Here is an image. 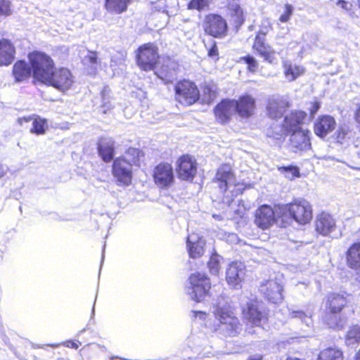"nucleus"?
Listing matches in <instances>:
<instances>
[{
	"instance_id": "1",
	"label": "nucleus",
	"mask_w": 360,
	"mask_h": 360,
	"mask_svg": "<svg viewBox=\"0 0 360 360\" xmlns=\"http://www.w3.org/2000/svg\"><path fill=\"white\" fill-rule=\"evenodd\" d=\"M214 319L206 323L212 332L224 337L236 336L240 330V323L229 304H218L214 310Z\"/></svg>"
},
{
	"instance_id": "2",
	"label": "nucleus",
	"mask_w": 360,
	"mask_h": 360,
	"mask_svg": "<svg viewBox=\"0 0 360 360\" xmlns=\"http://www.w3.org/2000/svg\"><path fill=\"white\" fill-rule=\"evenodd\" d=\"M278 214L283 221L292 219L300 224H306L312 218V209L307 200L300 198L289 204L278 205Z\"/></svg>"
},
{
	"instance_id": "3",
	"label": "nucleus",
	"mask_w": 360,
	"mask_h": 360,
	"mask_svg": "<svg viewBox=\"0 0 360 360\" xmlns=\"http://www.w3.org/2000/svg\"><path fill=\"white\" fill-rule=\"evenodd\" d=\"M28 58L32 66L33 77L45 84L55 68L53 60L49 56L39 51L30 53Z\"/></svg>"
},
{
	"instance_id": "4",
	"label": "nucleus",
	"mask_w": 360,
	"mask_h": 360,
	"mask_svg": "<svg viewBox=\"0 0 360 360\" xmlns=\"http://www.w3.org/2000/svg\"><path fill=\"white\" fill-rule=\"evenodd\" d=\"M306 113L303 111H293L285 116L282 126H274L267 131V135L276 140H280L282 137L290 133L304 130L301 127Z\"/></svg>"
},
{
	"instance_id": "5",
	"label": "nucleus",
	"mask_w": 360,
	"mask_h": 360,
	"mask_svg": "<svg viewBox=\"0 0 360 360\" xmlns=\"http://www.w3.org/2000/svg\"><path fill=\"white\" fill-rule=\"evenodd\" d=\"M210 289V279L204 274L195 273L189 277L187 292L193 300L198 302L202 301Z\"/></svg>"
},
{
	"instance_id": "6",
	"label": "nucleus",
	"mask_w": 360,
	"mask_h": 360,
	"mask_svg": "<svg viewBox=\"0 0 360 360\" xmlns=\"http://www.w3.org/2000/svg\"><path fill=\"white\" fill-rule=\"evenodd\" d=\"M216 181L222 192L228 190L236 195L240 193L243 189V185L237 183L236 178L229 165H221L217 171Z\"/></svg>"
},
{
	"instance_id": "7",
	"label": "nucleus",
	"mask_w": 360,
	"mask_h": 360,
	"mask_svg": "<svg viewBox=\"0 0 360 360\" xmlns=\"http://www.w3.org/2000/svg\"><path fill=\"white\" fill-rule=\"evenodd\" d=\"M75 82V76L70 70L65 68H54L45 84L65 92L70 89Z\"/></svg>"
},
{
	"instance_id": "8",
	"label": "nucleus",
	"mask_w": 360,
	"mask_h": 360,
	"mask_svg": "<svg viewBox=\"0 0 360 360\" xmlns=\"http://www.w3.org/2000/svg\"><path fill=\"white\" fill-rule=\"evenodd\" d=\"M175 96L178 102L185 105L195 103L199 98V91L194 83L184 80L175 86Z\"/></svg>"
},
{
	"instance_id": "9",
	"label": "nucleus",
	"mask_w": 360,
	"mask_h": 360,
	"mask_svg": "<svg viewBox=\"0 0 360 360\" xmlns=\"http://www.w3.org/2000/svg\"><path fill=\"white\" fill-rule=\"evenodd\" d=\"M158 58V48L152 43L146 44L138 50L137 63L143 70H153Z\"/></svg>"
},
{
	"instance_id": "10",
	"label": "nucleus",
	"mask_w": 360,
	"mask_h": 360,
	"mask_svg": "<svg viewBox=\"0 0 360 360\" xmlns=\"http://www.w3.org/2000/svg\"><path fill=\"white\" fill-rule=\"evenodd\" d=\"M203 29L210 36L215 38H223L227 34V23L221 16L210 14L205 17Z\"/></svg>"
},
{
	"instance_id": "11",
	"label": "nucleus",
	"mask_w": 360,
	"mask_h": 360,
	"mask_svg": "<svg viewBox=\"0 0 360 360\" xmlns=\"http://www.w3.org/2000/svg\"><path fill=\"white\" fill-rule=\"evenodd\" d=\"M153 176L155 184L160 188L170 187L174 181V169L169 163L162 162L153 169Z\"/></svg>"
},
{
	"instance_id": "12",
	"label": "nucleus",
	"mask_w": 360,
	"mask_h": 360,
	"mask_svg": "<svg viewBox=\"0 0 360 360\" xmlns=\"http://www.w3.org/2000/svg\"><path fill=\"white\" fill-rule=\"evenodd\" d=\"M260 291L272 303L278 304L283 300V283L279 278L265 281L260 285Z\"/></svg>"
},
{
	"instance_id": "13",
	"label": "nucleus",
	"mask_w": 360,
	"mask_h": 360,
	"mask_svg": "<svg viewBox=\"0 0 360 360\" xmlns=\"http://www.w3.org/2000/svg\"><path fill=\"white\" fill-rule=\"evenodd\" d=\"M132 165L126 160L116 158L112 165V174L120 184L128 186L132 179Z\"/></svg>"
},
{
	"instance_id": "14",
	"label": "nucleus",
	"mask_w": 360,
	"mask_h": 360,
	"mask_svg": "<svg viewBox=\"0 0 360 360\" xmlns=\"http://www.w3.org/2000/svg\"><path fill=\"white\" fill-rule=\"evenodd\" d=\"M276 217H281L278 214V206L274 210L271 206L264 205L257 210L255 222L259 228L266 229L274 224Z\"/></svg>"
},
{
	"instance_id": "15",
	"label": "nucleus",
	"mask_w": 360,
	"mask_h": 360,
	"mask_svg": "<svg viewBox=\"0 0 360 360\" xmlns=\"http://www.w3.org/2000/svg\"><path fill=\"white\" fill-rule=\"evenodd\" d=\"M246 274V267L241 262H233L231 263L226 269V279L228 284L234 288L241 287V283Z\"/></svg>"
},
{
	"instance_id": "16",
	"label": "nucleus",
	"mask_w": 360,
	"mask_h": 360,
	"mask_svg": "<svg viewBox=\"0 0 360 360\" xmlns=\"http://www.w3.org/2000/svg\"><path fill=\"white\" fill-rule=\"evenodd\" d=\"M176 171L181 179L184 181L193 179L197 172L195 160L188 155L181 156L177 160Z\"/></svg>"
},
{
	"instance_id": "17",
	"label": "nucleus",
	"mask_w": 360,
	"mask_h": 360,
	"mask_svg": "<svg viewBox=\"0 0 360 360\" xmlns=\"http://www.w3.org/2000/svg\"><path fill=\"white\" fill-rule=\"evenodd\" d=\"M236 101L234 99H224L215 108L214 115L217 120L224 124L236 113Z\"/></svg>"
},
{
	"instance_id": "18",
	"label": "nucleus",
	"mask_w": 360,
	"mask_h": 360,
	"mask_svg": "<svg viewBox=\"0 0 360 360\" xmlns=\"http://www.w3.org/2000/svg\"><path fill=\"white\" fill-rule=\"evenodd\" d=\"M336 125L335 119L333 116L329 115L319 116L314 122V133L321 138H325L335 129Z\"/></svg>"
},
{
	"instance_id": "19",
	"label": "nucleus",
	"mask_w": 360,
	"mask_h": 360,
	"mask_svg": "<svg viewBox=\"0 0 360 360\" xmlns=\"http://www.w3.org/2000/svg\"><path fill=\"white\" fill-rule=\"evenodd\" d=\"M289 107L288 101L281 96H272L268 101L266 112L271 119L282 117L287 108Z\"/></svg>"
},
{
	"instance_id": "20",
	"label": "nucleus",
	"mask_w": 360,
	"mask_h": 360,
	"mask_svg": "<svg viewBox=\"0 0 360 360\" xmlns=\"http://www.w3.org/2000/svg\"><path fill=\"white\" fill-rule=\"evenodd\" d=\"M252 47L265 61L269 63H274L276 61L277 53L271 46L265 43V38L257 35Z\"/></svg>"
},
{
	"instance_id": "21",
	"label": "nucleus",
	"mask_w": 360,
	"mask_h": 360,
	"mask_svg": "<svg viewBox=\"0 0 360 360\" xmlns=\"http://www.w3.org/2000/svg\"><path fill=\"white\" fill-rule=\"evenodd\" d=\"M205 245V240L198 233H192L187 237L186 246L189 256L192 258H198L204 254Z\"/></svg>"
},
{
	"instance_id": "22",
	"label": "nucleus",
	"mask_w": 360,
	"mask_h": 360,
	"mask_svg": "<svg viewBox=\"0 0 360 360\" xmlns=\"http://www.w3.org/2000/svg\"><path fill=\"white\" fill-rule=\"evenodd\" d=\"M243 314L245 319L256 326H259L266 320L264 313L259 309L256 301L248 303L247 308L243 309Z\"/></svg>"
},
{
	"instance_id": "23",
	"label": "nucleus",
	"mask_w": 360,
	"mask_h": 360,
	"mask_svg": "<svg viewBox=\"0 0 360 360\" xmlns=\"http://www.w3.org/2000/svg\"><path fill=\"white\" fill-rule=\"evenodd\" d=\"M316 231L322 236H328L335 229V219L327 213L317 216L315 221Z\"/></svg>"
},
{
	"instance_id": "24",
	"label": "nucleus",
	"mask_w": 360,
	"mask_h": 360,
	"mask_svg": "<svg viewBox=\"0 0 360 360\" xmlns=\"http://www.w3.org/2000/svg\"><path fill=\"white\" fill-rule=\"evenodd\" d=\"M236 113L241 117L248 118L254 113L255 100L250 95L243 96L236 101Z\"/></svg>"
},
{
	"instance_id": "25",
	"label": "nucleus",
	"mask_w": 360,
	"mask_h": 360,
	"mask_svg": "<svg viewBox=\"0 0 360 360\" xmlns=\"http://www.w3.org/2000/svg\"><path fill=\"white\" fill-rule=\"evenodd\" d=\"M309 134L308 130H300L292 133L290 139L291 146L300 151L309 150L311 147Z\"/></svg>"
},
{
	"instance_id": "26",
	"label": "nucleus",
	"mask_w": 360,
	"mask_h": 360,
	"mask_svg": "<svg viewBox=\"0 0 360 360\" xmlns=\"http://www.w3.org/2000/svg\"><path fill=\"white\" fill-rule=\"evenodd\" d=\"M348 303L343 295L331 293L327 297L326 307L332 314H339Z\"/></svg>"
},
{
	"instance_id": "27",
	"label": "nucleus",
	"mask_w": 360,
	"mask_h": 360,
	"mask_svg": "<svg viewBox=\"0 0 360 360\" xmlns=\"http://www.w3.org/2000/svg\"><path fill=\"white\" fill-rule=\"evenodd\" d=\"M14 47L8 40H0V65L11 64L14 58Z\"/></svg>"
},
{
	"instance_id": "28",
	"label": "nucleus",
	"mask_w": 360,
	"mask_h": 360,
	"mask_svg": "<svg viewBox=\"0 0 360 360\" xmlns=\"http://www.w3.org/2000/svg\"><path fill=\"white\" fill-rule=\"evenodd\" d=\"M347 266L353 269H360V242L354 243L346 252Z\"/></svg>"
},
{
	"instance_id": "29",
	"label": "nucleus",
	"mask_w": 360,
	"mask_h": 360,
	"mask_svg": "<svg viewBox=\"0 0 360 360\" xmlns=\"http://www.w3.org/2000/svg\"><path fill=\"white\" fill-rule=\"evenodd\" d=\"M283 68L285 77L288 82L295 80L304 72V68L302 66L292 64L288 60L283 61Z\"/></svg>"
},
{
	"instance_id": "30",
	"label": "nucleus",
	"mask_w": 360,
	"mask_h": 360,
	"mask_svg": "<svg viewBox=\"0 0 360 360\" xmlns=\"http://www.w3.org/2000/svg\"><path fill=\"white\" fill-rule=\"evenodd\" d=\"M30 65L24 60H19L15 63L13 68V75L16 82H22L31 75Z\"/></svg>"
},
{
	"instance_id": "31",
	"label": "nucleus",
	"mask_w": 360,
	"mask_h": 360,
	"mask_svg": "<svg viewBox=\"0 0 360 360\" xmlns=\"http://www.w3.org/2000/svg\"><path fill=\"white\" fill-rule=\"evenodd\" d=\"M30 121H32V128L30 129L32 133L37 134H44L46 129L47 128L46 120L40 117L33 120L32 117H23L18 119V123L21 126L23 125L24 123L30 122Z\"/></svg>"
},
{
	"instance_id": "32",
	"label": "nucleus",
	"mask_w": 360,
	"mask_h": 360,
	"mask_svg": "<svg viewBox=\"0 0 360 360\" xmlns=\"http://www.w3.org/2000/svg\"><path fill=\"white\" fill-rule=\"evenodd\" d=\"M98 149L102 159L105 162H109L114 155V141L109 138L101 139Z\"/></svg>"
},
{
	"instance_id": "33",
	"label": "nucleus",
	"mask_w": 360,
	"mask_h": 360,
	"mask_svg": "<svg viewBox=\"0 0 360 360\" xmlns=\"http://www.w3.org/2000/svg\"><path fill=\"white\" fill-rule=\"evenodd\" d=\"M175 65L173 62L169 60L166 65H163L160 69L155 72V74L165 83L172 82L176 76Z\"/></svg>"
},
{
	"instance_id": "34",
	"label": "nucleus",
	"mask_w": 360,
	"mask_h": 360,
	"mask_svg": "<svg viewBox=\"0 0 360 360\" xmlns=\"http://www.w3.org/2000/svg\"><path fill=\"white\" fill-rule=\"evenodd\" d=\"M131 0H105V8L110 13L121 14L127 9Z\"/></svg>"
},
{
	"instance_id": "35",
	"label": "nucleus",
	"mask_w": 360,
	"mask_h": 360,
	"mask_svg": "<svg viewBox=\"0 0 360 360\" xmlns=\"http://www.w3.org/2000/svg\"><path fill=\"white\" fill-rule=\"evenodd\" d=\"M345 344L347 346H354L360 342V326L352 325L349 327L345 335Z\"/></svg>"
},
{
	"instance_id": "36",
	"label": "nucleus",
	"mask_w": 360,
	"mask_h": 360,
	"mask_svg": "<svg viewBox=\"0 0 360 360\" xmlns=\"http://www.w3.org/2000/svg\"><path fill=\"white\" fill-rule=\"evenodd\" d=\"M317 360H342V353L337 348L328 347L320 352Z\"/></svg>"
},
{
	"instance_id": "37",
	"label": "nucleus",
	"mask_w": 360,
	"mask_h": 360,
	"mask_svg": "<svg viewBox=\"0 0 360 360\" xmlns=\"http://www.w3.org/2000/svg\"><path fill=\"white\" fill-rule=\"evenodd\" d=\"M324 321L329 328L337 330L342 329L345 323V321L341 319L338 314H332L330 312L326 316Z\"/></svg>"
},
{
	"instance_id": "38",
	"label": "nucleus",
	"mask_w": 360,
	"mask_h": 360,
	"mask_svg": "<svg viewBox=\"0 0 360 360\" xmlns=\"http://www.w3.org/2000/svg\"><path fill=\"white\" fill-rule=\"evenodd\" d=\"M229 9L231 15L235 18L236 23L240 25L244 20L243 12L240 6L236 2H233L229 4Z\"/></svg>"
},
{
	"instance_id": "39",
	"label": "nucleus",
	"mask_w": 360,
	"mask_h": 360,
	"mask_svg": "<svg viewBox=\"0 0 360 360\" xmlns=\"http://www.w3.org/2000/svg\"><path fill=\"white\" fill-rule=\"evenodd\" d=\"M141 152L139 150L130 148H129L124 155L121 158L122 160H126L130 165H136L139 162Z\"/></svg>"
},
{
	"instance_id": "40",
	"label": "nucleus",
	"mask_w": 360,
	"mask_h": 360,
	"mask_svg": "<svg viewBox=\"0 0 360 360\" xmlns=\"http://www.w3.org/2000/svg\"><path fill=\"white\" fill-rule=\"evenodd\" d=\"M84 61L86 64L90 65L89 74H94L97 69V66L100 63L98 61L96 52H89L88 55L84 57Z\"/></svg>"
},
{
	"instance_id": "41",
	"label": "nucleus",
	"mask_w": 360,
	"mask_h": 360,
	"mask_svg": "<svg viewBox=\"0 0 360 360\" xmlns=\"http://www.w3.org/2000/svg\"><path fill=\"white\" fill-rule=\"evenodd\" d=\"M350 134L349 127L345 124H341L335 134V139L338 143H342L346 139L349 137Z\"/></svg>"
},
{
	"instance_id": "42",
	"label": "nucleus",
	"mask_w": 360,
	"mask_h": 360,
	"mask_svg": "<svg viewBox=\"0 0 360 360\" xmlns=\"http://www.w3.org/2000/svg\"><path fill=\"white\" fill-rule=\"evenodd\" d=\"M222 257L217 255L213 254L208 262V267L211 274L217 275L220 270V263L222 261Z\"/></svg>"
},
{
	"instance_id": "43",
	"label": "nucleus",
	"mask_w": 360,
	"mask_h": 360,
	"mask_svg": "<svg viewBox=\"0 0 360 360\" xmlns=\"http://www.w3.org/2000/svg\"><path fill=\"white\" fill-rule=\"evenodd\" d=\"M290 316L292 318L300 319L307 326L312 324L311 314L310 312L306 314L300 310H292L290 311Z\"/></svg>"
},
{
	"instance_id": "44",
	"label": "nucleus",
	"mask_w": 360,
	"mask_h": 360,
	"mask_svg": "<svg viewBox=\"0 0 360 360\" xmlns=\"http://www.w3.org/2000/svg\"><path fill=\"white\" fill-rule=\"evenodd\" d=\"M281 173L283 174L285 176L290 180H292L295 177L300 176L299 168L295 166H286L278 168Z\"/></svg>"
},
{
	"instance_id": "45",
	"label": "nucleus",
	"mask_w": 360,
	"mask_h": 360,
	"mask_svg": "<svg viewBox=\"0 0 360 360\" xmlns=\"http://www.w3.org/2000/svg\"><path fill=\"white\" fill-rule=\"evenodd\" d=\"M110 89L108 87H104L101 91V98L103 102L102 107L104 108V113H106L107 110H110L112 107L110 99Z\"/></svg>"
},
{
	"instance_id": "46",
	"label": "nucleus",
	"mask_w": 360,
	"mask_h": 360,
	"mask_svg": "<svg viewBox=\"0 0 360 360\" xmlns=\"http://www.w3.org/2000/svg\"><path fill=\"white\" fill-rule=\"evenodd\" d=\"M210 3L208 0H191L188 4V8L200 11L207 8Z\"/></svg>"
},
{
	"instance_id": "47",
	"label": "nucleus",
	"mask_w": 360,
	"mask_h": 360,
	"mask_svg": "<svg viewBox=\"0 0 360 360\" xmlns=\"http://www.w3.org/2000/svg\"><path fill=\"white\" fill-rule=\"evenodd\" d=\"M272 30V24L269 19H264L259 26V30L257 35L265 38V36Z\"/></svg>"
},
{
	"instance_id": "48",
	"label": "nucleus",
	"mask_w": 360,
	"mask_h": 360,
	"mask_svg": "<svg viewBox=\"0 0 360 360\" xmlns=\"http://www.w3.org/2000/svg\"><path fill=\"white\" fill-rule=\"evenodd\" d=\"M284 8V13L279 18V21L281 22H288L290 20L291 16L293 13L294 8L292 5L287 4L285 5Z\"/></svg>"
},
{
	"instance_id": "49",
	"label": "nucleus",
	"mask_w": 360,
	"mask_h": 360,
	"mask_svg": "<svg viewBox=\"0 0 360 360\" xmlns=\"http://www.w3.org/2000/svg\"><path fill=\"white\" fill-rule=\"evenodd\" d=\"M240 59L248 65L250 71L255 72L257 68V62L253 56H247L241 58Z\"/></svg>"
},
{
	"instance_id": "50",
	"label": "nucleus",
	"mask_w": 360,
	"mask_h": 360,
	"mask_svg": "<svg viewBox=\"0 0 360 360\" xmlns=\"http://www.w3.org/2000/svg\"><path fill=\"white\" fill-rule=\"evenodd\" d=\"M11 14V2L8 0H0V15H9Z\"/></svg>"
},
{
	"instance_id": "51",
	"label": "nucleus",
	"mask_w": 360,
	"mask_h": 360,
	"mask_svg": "<svg viewBox=\"0 0 360 360\" xmlns=\"http://www.w3.org/2000/svg\"><path fill=\"white\" fill-rule=\"evenodd\" d=\"M204 93L205 94H207V96L204 98V101L207 103L212 102L217 96L215 90H212L208 87L205 88Z\"/></svg>"
},
{
	"instance_id": "52",
	"label": "nucleus",
	"mask_w": 360,
	"mask_h": 360,
	"mask_svg": "<svg viewBox=\"0 0 360 360\" xmlns=\"http://www.w3.org/2000/svg\"><path fill=\"white\" fill-rule=\"evenodd\" d=\"M335 4L338 6H340L342 9L345 11H349L351 8L352 4L345 1V0H331Z\"/></svg>"
},
{
	"instance_id": "53",
	"label": "nucleus",
	"mask_w": 360,
	"mask_h": 360,
	"mask_svg": "<svg viewBox=\"0 0 360 360\" xmlns=\"http://www.w3.org/2000/svg\"><path fill=\"white\" fill-rule=\"evenodd\" d=\"M320 108V103L319 101H315L311 103V106L310 108V114L311 116H314Z\"/></svg>"
},
{
	"instance_id": "54",
	"label": "nucleus",
	"mask_w": 360,
	"mask_h": 360,
	"mask_svg": "<svg viewBox=\"0 0 360 360\" xmlns=\"http://www.w3.org/2000/svg\"><path fill=\"white\" fill-rule=\"evenodd\" d=\"M208 55L210 57H214L218 56V49L215 43H214L210 49L208 51Z\"/></svg>"
},
{
	"instance_id": "55",
	"label": "nucleus",
	"mask_w": 360,
	"mask_h": 360,
	"mask_svg": "<svg viewBox=\"0 0 360 360\" xmlns=\"http://www.w3.org/2000/svg\"><path fill=\"white\" fill-rule=\"evenodd\" d=\"M354 117L356 122L360 124V105L358 107L354 113Z\"/></svg>"
},
{
	"instance_id": "56",
	"label": "nucleus",
	"mask_w": 360,
	"mask_h": 360,
	"mask_svg": "<svg viewBox=\"0 0 360 360\" xmlns=\"http://www.w3.org/2000/svg\"><path fill=\"white\" fill-rule=\"evenodd\" d=\"M245 211V208L243 207V205L242 207H240L238 210H235L236 214L238 215H239L240 217H242L244 215Z\"/></svg>"
},
{
	"instance_id": "57",
	"label": "nucleus",
	"mask_w": 360,
	"mask_h": 360,
	"mask_svg": "<svg viewBox=\"0 0 360 360\" xmlns=\"http://www.w3.org/2000/svg\"><path fill=\"white\" fill-rule=\"evenodd\" d=\"M66 346L68 347L74 348V349H77L78 348L77 343H76L75 342H72V341L67 342H66Z\"/></svg>"
},
{
	"instance_id": "58",
	"label": "nucleus",
	"mask_w": 360,
	"mask_h": 360,
	"mask_svg": "<svg viewBox=\"0 0 360 360\" xmlns=\"http://www.w3.org/2000/svg\"><path fill=\"white\" fill-rule=\"evenodd\" d=\"M229 240L233 242V243H235L238 240V237L236 234L234 233H230L229 235Z\"/></svg>"
},
{
	"instance_id": "59",
	"label": "nucleus",
	"mask_w": 360,
	"mask_h": 360,
	"mask_svg": "<svg viewBox=\"0 0 360 360\" xmlns=\"http://www.w3.org/2000/svg\"><path fill=\"white\" fill-rule=\"evenodd\" d=\"M6 174V170L2 165H0V178L3 177Z\"/></svg>"
},
{
	"instance_id": "60",
	"label": "nucleus",
	"mask_w": 360,
	"mask_h": 360,
	"mask_svg": "<svg viewBox=\"0 0 360 360\" xmlns=\"http://www.w3.org/2000/svg\"><path fill=\"white\" fill-rule=\"evenodd\" d=\"M248 360H262V356L260 355H255L250 356Z\"/></svg>"
},
{
	"instance_id": "61",
	"label": "nucleus",
	"mask_w": 360,
	"mask_h": 360,
	"mask_svg": "<svg viewBox=\"0 0 360 360\" xmlns=\"http://www.w3.org/2000/svg\"><path fill=\"white\" fill-rule=\"evenodd\" d=\"M196 314H199L200 318L204 319L205 318L206 314L202 311H196Z\"/></svg>"
},
{
	"instance_id": "62",
	"label": "nucleus",
	"mask_w": 360,
	"mask_h": 360,
	"mask_svg": "<svg viewBox=\"0 0 360 360\" xmlns=\"http://www.w3.org/2000/svg\"><path fill=\"white\" fill-rule=\"evenodd\" d=\"M212 217L215 219H217V220H220L221 218L219 215H217V214H213Z\"/></svg>"
},
{
	"instance_id": "63",
	"label": "nucleus",
	"mask_w": 360,
	"mask_h": 360,
	"mask_svg": "<svg viewBox=\"0 0 360 360\" xmlns=\"http://www.w3.org/2000/svg\"><path fill=\"white\" fill-rule=\"evenodd\" d=\"M286 360H301V359H297V358L289 357Z\"/></svg>"
},
{
	"instance_id": "64",
	"label": "nucleus",
	"mask_w": 360,
	"mask_h": 360,
	"mask_svg": "<svg viewBox=\"0 0 360 360\" xmlns=\"http://www.w3.org/2000/svg\"><path fill=\"white\" fill-rule=\"evenodd\" d=\"M356 360H360V349H359V352L356 354Z\"/></svg>"
}]
</instances>
